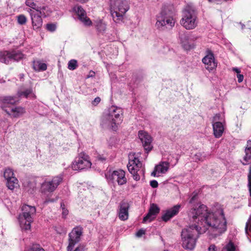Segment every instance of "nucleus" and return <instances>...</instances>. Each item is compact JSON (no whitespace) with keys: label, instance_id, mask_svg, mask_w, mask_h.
Returning a JSON list of instances; mask_svg holds the SVG:
<instances>
[{"label":"nucleus","instance_id":"obj_30","mask_svg":"<svg viewBox=\"0 0 251 251\" xmlns=\"http://www.w3.org/2000/svg\"><path fill=\"white\" fill-rule=\"evenodd\" d=\"M33 90L31 88L27 89L23 92H18L17 93V95L19 97H21L22 96H24L25 98H27L29 95L32 94Z\"/></svg>","mask_w":251,"mask_h":251},{"label":"nucleus","instance_id":"obj_42","mask_svg":"<svg viewBox=\"0 0 251 251\" xmlns=\"http://www.w3.org/2000/svg\"><path fill=\"white\" fill-rule=\"evenodd\" d=\"M237 77L238 78V82L239 83H241L243 81L244 79V76L243 75L241 74H237Z\"/></svg>","mask_w":251,"mask_h":251},{"label":"nucleus","instance_id":"obj_17","mask_svg":"<svg viewBox=\"0 0 251 251\" xmlns=\"http://www.w3.org/2000/svg\"><path fill=\"white\" fill-rule=\"evenodd\" d=\"M220 117V114H217L214 117V121L212 124L213 134L214 136L219 138L221 137L224 131V126L223 123L220 122H217L216 120L219 119Z\"/></svg>","mask_w":251,"mask_h":251},{"label":"nucleus","instance_id":"obj_39","mask_svg":"<svg viewBox=\"0 0 251 251\" xmlns=\"http://www.w3.org/2000/svg\"><path fill=\"white\" fill-rule=\"evenodd\" d=\"M251 227V216L249 218L248 222L246 223V228H245L246 231L247 232L248 229L249 228V229H250Z\"/></svg>","mask_w":251,"mask_h":251},{"label":"nucleus","instance_id":"obj_40","mask_svg":"<svg viewBox=\"0 0 251 251\" xmlns=\"http://www.w3.org/2000/svg\"><path fill=\"white\" fill-rule=\"evenodd\" d=\"M100 98L99 97H96L93 101L92 102V104L96 106L99 103L100 101Z\"/></svg>","mask_w":251,"mask_h":251},{"label":"nucleus","instance_id":"obj_18","mask_svg":"<svg viewBox=\"0 0 251 251\" xmlns=\"http://www.w3.org/2000/svg\"><path fill=\"white\" fill-rule=\"evenodd\" d=\"M27 12L30 14L33 29H38L41 28L43 25L42 16L31 9H28Z\"/></svg>","mask_w":251,"mask_h":251},{"label":"nucleus","instance_id":"obj_34","mask_svg":"<svg viewBox=\"0 0 251 251\" xmlns=\"http://www.w3.org/2000/svg\"><path fill=\"white\" fill-rule=\"evenodd\" d=\"M248 187L251 197V166H250L249 169V173L248 175Z\"/></svg>","mask_w":251,"mask_h":251},{"label":"nucleus","instance_id":"obj_11","mask_svg":"<svg viewBox=\"0 0 251 251\" xmlns=\"http://www.w3.org/2000/svg\"><path fill=\"white\" fill-rule=\"evenodd\" d=\"M24 58L25 55L19 50L0 51V62L5 64L12 60L19 61Z\"/></svg>","mask_w":251,"mask_h":251},{"label":"nucleus","instance_id":"obj_22","mask_svg":"<svg viewBox=\"0 0 251 251\" xmlns=\"http://www.w3.org/2000/svg\"><path fill=\"white\" fill-rule=\"evenodd\" d=\"M245 154L243 157V165H246L251 163V140H248L245 149Z\"/></svg>","mask_w":251,"mask_h":251},{"label":"nucleus","instance_id":"obj_12","mask_svg":"<svg viewBox=\"0 0 251 251\" xmlns=\"http://www.w3.org/2000/svg\"><path fill=\"white\" fill-rule=\"evenodd\" d=\"M3 176L6 180V186L9 189L13 190L18 187V180L15 176L12 169L6 168L3 172Z\"/></svg>","mask_w":251,"mask_h":251},{"label":"nucleus","instance_id":"obj_46","mask_svg":"<svg viewBox=\"0 0 251 251\" xmlns=\"http://www.w3.org/2000/svg\"><path fill=\"white\" fill-rule=\"evenodd\" d=\"M75 251H84V248L82 246H79L75 249Z\"/></svg>","mask_w":251,"mask_h":251},{"label":"nucleus","instance_id":"obj_13","mask_svg":"<svg viewBox=\"0 0 251 251\" xmlns=\"http://www.w3.org/2000/svg\"><path fill=\"white\" fill-rule=\"evenodd\" d=\"M82 233V228L80 226H76L74 228L72 232L69 233V244L67 247L68 251H72L74 246L80 241Z\"/></svg>","mask_w":251,"mask_h":251},{"label":"nucleus","instance_id":"obj_14","mask_svg":"<svg viewBox=\"0 0 251 251\" xmlns=\"http://www.w3.org/2000/svg\"><path fill=\"white\" fill-rule=\"evenodd\" d=\"M202 61L205 65L206 69L209 71H212L217 67V63L211 51H207V54L203 58Z\"/></svg>","mask_w":251,"mask_h":251},{"label":"nucleus","instance_id":"obj_26","mask_svg":"<svg viewBox=\"0 0 251 251\" xmlns=\"http://www.w3.org/2000/svg\"><path fill=\"white\" fill-rule=\"evenodd\" d=\"M33 69L37 72L44 71L47 69V65L46 63H43L39 60L32 62Z\"/></svg>","mask_w":251,"mask_h":251},{"label":"nucleus","instance_id":"obj_10","mask_svg":"<svg viewBox=\"0 0 251 251\" xmlns=\"http://www.w3.org/2000/svg\"><path fill=\"white\" fill-rule=\"evenodd\" d=\"M92 163L89 156L83 153H80L72 164V168L74 170L78 171L91 168Z\"/></svg>","mask_w":251,"mask_h":251},{"label":"nucleus","instance_id":"obj_24","mask_svg":"<svg viewBox=\"0 0 251 251\" xmlns=\"http://www.w3.org/2000/svg\"><path fill=\"white\" fill-rule=\"evenodd\" d=\"M4 111L7 114L14 118L19 117L25 113V109L20 106L12 108L10 111L7 109L4 110Z\"/></svg>","mask_w":251,"mask_h":251},{"label":"nucleus","instance_id":"obj_9","mask_svg":"<svg viewBox=\"0 0 251 251\" xmlns=\"http://www.w3.org/2000/svg\"><path fill=\"white\" fill-rule=\"evenodd\" d=\"M62 175L55 176L51 179H46L41 185L42 192H52L55 190L58 185L62 182Z\"/></svg>","mask_w":251,"mask_h":251},{"label":"nucleus","instance_id":"obj_33","mask_svg":"<svg viewBox=\"0 0 251 251\" xmlns=\"http://www.w3.org/2000/svg\"><path fill=\"white\" fill-rule=\"evenodd\" d=\"M27 251H45L44 249L39 244H33Z\"/></svg>","mask_w":251,"mask_h":251},{"label":"nucleus","instance_id":"obj_28","mask_svg":"<svg viewBox=\"0 0 251 251\" xmlns=\"http://www.w3.org/2000/svg\"><path fill=\"white\" fill-rule=\"evenodd\" d=\"M95 27L100 33H103L106 29V25L101 20L96 21L95 23Z\"/></svg>","mask_w":251,"mask_h":251},{"label":"nucleus","instance_id":"obj_29","mask_svg":"<svg viewBox=\"0 0 251 251\" xmlns=\"http://www.w3.org/2000/svg\"><path fill=\"white\" fill-rule=\"evenodd\" d=\"M25 4L26 6L30 7V9L35 11V12H37V10H38L39 8V6H38L32 0H26Z\"/></svg>","mask_w":251,"mask_h":251},{"label":"nucleus","instance_id":"obj_3","mask_svg":"<svg viewBox=\"0 0 251 251\" xmlns=\"http://www.w3.org/2000/svg\"><path fill=\"white\" fill-rule=\"evenodd\" d=\"M180 24L186 29H193L198 23L197 13L194 5L188 4L183 11V17Z\"/></svg>","mask_w":251,"mask_h":251},{"label":"nucleus","instance_id":"obj_47","mask_svg":"<svg viewBox=\"0 0 251 251\" xmlns=\"http://www.w3.org/2000/svg\"><path fill=\"white\" fill-rule=\"evenodd\" d=\"M233 71H234L235 72H236L237 74H239L241 72V71L238 68H233L232 69Z\"/></svg>","mask_w":251,"mask_h":251},{"label":"nucleus","instance_id":"obj_36","mask_svg":"<svg viewBox=\"0 0 251 251\" xmlns=\"http://www.w3.org/2000/svg\"><path fill=\"white\" fill-rule=\"evenodd\" d=\"M61 208L62 209V214L63 217H65L69 213L68 209L66 208L65 204L63 202L61 203Z\"/></svg>","mask_w":251,"mask_h":251},{"label":"nucleus","instance_id":"obj_2","mask_svg":"<svg viewBox=\"0 0 251 251\" xmlns=\"http://www.w3.org/2000/svg\"><path fill=\"white\" fill-rule=\"evenodd\" d=\"M123 109L116 106H111L104 112L101 118L100 125L103 128L116 130L123 121Z\"/></svg>","mask_w":251,"mask_h":251},{"label":"nucleus","instance_id":"obj_44","mask_svg":"<svg viewBox=\"0 0 251 251\" xmlns=\"http://www.w3.org/2000/svg\"><path fill=\"white\" fill-rule=\"evenodd\" d=\"M144 234H145V231L143 229H140L136 233V235L138 237H140Z\"/></svg>","mask_w":251,"mask_h":251},{"label":"nucleus","instance_id":"obj_7","mask_svg":"<svg viewBox=\"0 0 251 251\" xmlns=\"http://www.w3.org/2000/svg\"><path fill=\"white\" fill-rule=\"evenodd\" d=\"M129 172L132 174L134 180L138 181L140 179V174L144 175V169L142 167V164L138 157L135 156V153L130 154L129 155V162L127 165Z\"/></svg>","mask_w":251,"mask_h":251},{"label":"nucleus","instance_id":"obj_38","mask_svg":"<svg viewBox=\"0 0 251 251\" xmlns=\"http://www.w3.org/2000/svg\"><path fill=\"white\" fill-rule=\"evenodd\" d=\"M195 157H196L195 159L196 161L198 160V161H202L204 159V156H202L200 152L196 154Z\"/></svg>","mask_w":251,"mask_h":251},{"label":"nucleus","instance_id":"obj_19","mask_svg":"<svg viewBox=\"0 0 251 251\" xmlns=\"http://www.w3.org/2000/svg\"><path fill=\"white\" fill-rule=\"evenodd\" d=\"M159 211L160 209L156 204L154 203L151 204L148 214L143 218V223L151 222L155 218L156 216L159 212Z\"/></svg>","mask_w":251,"mask_h":251},{"label":"nucleus","instance_id":"obj_41","mask_svg":"<svg viewBox=\"0 0 251 251\" xmlns=\"http://www.w3.org/2000/svg\"><path fill=\"white\" fill-rule=\"evenodd\" d=\"M150 185L153 188H157L158 186V182L155 180H152L150 181Z\"/></svg>","mask_w":251,"mask_h":251},{"label":"nucleus","instance_id":"obj_49","mask_svg":"<svg viewBox=\"0 0 251 251\" xmlns=\"http://www.w3.org/2000/svg\"><path fill=\"white\" fill-rule=\"evenodd\" d=\"M210 2H216V3H218L219 2V0H208Z\"/></svg>","mask_w":251,"mask_h":251},{"label":"nucleus","instance_id":"obj_31","mask_svg":"<svg viewBox=\"0 0 251 251\" xmlns=\"http://www.w3.org/2000/svg\"><path fill=\"white\" fill-rule=\"evenodd\" d=\"M77 61L75 59L70 60L68 64V68L70 70H74L77 67Z\"/></svg>","mask_w":251,"mask_h":251},{"label":"nucleus","instance_id":"obj_1","mask_svg":"<svg viewBox=\"0 0 251 251\" xmlns=\"http://www.w3.org/2000/svg\"><path fill=\"white\" fill-rule=\"evenodd\" d=\"M196 195H194L190 200V206L187 212L190 220L195 224L182 229L181 234L182 247L190 250L195 248L201 230L205 232L207 229H214L219 234L226 230V221L223 209L211 213L204 204H193Z\"/></svg>","mask_w":251,"mask_h":251},{"label":"nucleus","instance_id":"obj_50","mask_svg":"<svg viewBox=\"0 0 251 251\" xmlns=\"http://www.w3.org/2000/svg\"><path fill=\"white\" fill-rule=\"evenodd\" d=\"M99 159L101 160V161H103V160H105V159L104 158H103V157H99Z\"/></svg>","mask_w":251,"mask_h":251},{"label":"nucleus","instance_id":"obj_20","mask_svg":"<svg viewBox=\"0 0 251 251\" xmlns=\"http://www.w3.org/2000/svg\"><path fill=\"white\" fill-rule=\"evenodd\" d=\"M180 207V204H177L175 205L172 208L167 210L162 216V220L165 222L169 221L170 219L176 215L178 213Z\"/></svg>","mask_w":251,"mask_h":251},{"label":"nucleus","instance_id":"obj_27","mask_svg":"<svg viewBox=\"0 0 251 251\" xmlns=\"http://www.w3.org/2000/svg\"><path fill=\"white\" fill-rule=\"evenodd\" d=\"M51 12V10L47 6H39V8L37 11L38 14L43 17L49 16Z\"/></svg>","mask_w":251,"mask_h":251},{"label":"nucleus","instance_id":"obj_8","mask_svg":"<svg viewBox=\"0 0 251 251\" xmlns=\"http://www.w3.org/2000/svg\"><path fill=\"white\" fill-rule=\"evenodd\" d=\"M105 177L109 182L113 184L117 183L119 185H123L127 182L126 173L123 170H118L112 172L108 171L105 174Z\"/></svg>","mask_w":251,"mask_h":251},{"label":"nucleus","instance_id":"obj_45","mask_svg":"<svg viewBox=\"0 0 251 251\" xmlns=\"http://www.w3.org/2000/svg\"><path fill=\"white\" fill-rule=\"evenodd\" d=\"M157 174H158V171L156 170V168L155 167L153 171L151 173V175L154 177L158 176L159 175H157Z\"/></svg>","mask_w":251,"mask_h":251},{"label":"nucleus","instance_id":"obj_21","mask_svg":"<svg viewBox=\"0 0 251 251\" xmlns=\"http://www.w3.org/2000/svg\"><path fill=\"white\" fill-rule=\"evenodd\" d=\"M129 204L126 201H122L120 203L119 211V219L122 221L126 220L128 217Z\"/></svg>","mask_w":251,"mask_h":251},{"label":"nucleus","instance_id":"obj_15","mask_svg":"<svg viewBox=\"0 0 251 251\" xmlns=\"http://www.w3.org/2000/svg\"><path fill=\"white\" fill-rule=\"evenodd\" d=\"M78 16L79 20L86 26H90L92 24L91 20L87 17L85 11L81 6L76 5L73 8Z\"/></svg>","mask_w":251,"mask_h":251},{"label":"nucleus","instance_id":"obj_37","mask_svg":"<svg viewBox=\"0 0 251 251\" xmlns=\"http://www.w3.org/2000/svg\"><path fill=\"white\" fill-rule=\"evenodd\" d=\"M46 28L50 31L53 32L56 30V26L53 24H48L46 25Z\"/></svg>","mask_w":251,"mask_h":251},{"label":"nucleus","instance_id":"obj_35","mask_svg":"<svg viewBox=\"0 0 251 251\" xmlns=\"http://www.w3.org/2000/svg\"><path fill=\"white\" fill-rule=\"evenodd\" d=\"M18 22L19 24L23 25L26 23L27 19L24 15H20L17 17Z\"/></svg>","mask_w":251,"mask_h":251},{"label":"nucleus","instance_id":"obj_16","mask_svg":"<svg viewBox=\"0 0 251 251\" xmlns=\"http://www.w3.org/2000/svg\"><path fill=\"white\" fill-rule=\"evenodd\" d=\"M138 136L145 150L148 151H151L152 146L151 144L152 139L151 136L146 132L141 130L139 131Z\"/></svg>","mask_w":251,"mask_h":251},{"label":"nucleus","instance_id":"obj_32","mask_svg":"<svg viewBox=\"0 0 251 251\" xmlns=\"http://www.w3.org/2000/svg\"><path fill=\"white\" fill-rule=\"evenodd\" d=\"M222 251H235V247L233 243L229 242L222 249Z\"/></svg>","mask_w":251,"mask_h":251},{"label":"nucleus","instance_id":"obj_48","mask_svg":"<svg viewBox=\"0 0 251 251\" xmlns=\"http://www.w3.org/2000/svg\"><path fill=\"white\" fill-rule=\"evenodd\" d=\"M95 73L93 71H90V73H89V75L87 77H93L95 75Z\"/></svg>","mask_w":251,"mask_h":251},{"label":"nucleus","instance_id":"obj_6","mask_svg":"<svg viewBox=\"0 0 251 251\" xmlns=\"http://www.w3.org/2000/svg\"><path fill=\"white\" fill-rule=\"evenodd\" d=\"M22 215L19 216L20 226L23 230H29L31 228V223L33 222V216L36 212L34 206L25 204L22 206Z\"/></svg>","mask_w":251,"mask_h":251},{"label":"nucleus","instance_id":"obj_43","mask_svg":"<svg viewBox=\"0 0 251 251\" xmlns=\"http://www.w3.org/2000/svg\"><path fill=\"white\" fill-rule=\"evenodd\" d=\"M208 251H217V248L215 245H211L208 249Z\"/></svg>","mask_w":251,"mask_h":251},{"label":"nucleus","instance_id":"obj_4","mask_svg":"<svg viewBox=\"0 0 251 251\" xmlns=\"http://www.w3.org/2000/svg\"><path fill=\"white\" fill-rule=\"evenodd\" d=\"M175 21L172 17V12L168 6L162 7L161 11L156 16L155 26L159 30L172 28L174 26Z\"/></svg>","mask_w":251,"mask_h":251},{"label":"nucleus","instance_id":"obj_23","mask_svg":"<svg viewBox=\"0 0 251 251\" xmlns=\"http://www.w3.org/2000/svg\"><path fill=\"white\" fill-rule=\"evenodd\" d=\"M19 100L17 98L16 96H3L0 97V101L2 103L1 108L4 110H5V104H15L18 102Z\"/></svg>","mask_w":251,"mask_h":251},{"label":"nucleus","instance_id":"obj_25","mask_svg":"<svg viewBox=\"0 0 251 251\" xmlns=\"http://www.w3.org/2000/svg\"><path fill=\"white\" fill-rule=\"evenodd\" d=\"M170 163L167 161L161 162L158 165L155 166L156 170L159 174H165L169 170Z\"/></svg>","mask_w":251,"mask_h":251},{"label":"nucleus","instance_id":"obj_5","mask_svg":"<svg viewBox=\"0 0 251 251\" xmlns=\"http://www.w3.org/2000/svg\"><path fill=\"white\" fill-rule=\"evenodd\" d=\"M129 9V6L126 0L111 1V14L114 21L117 23L122 20L124 15Z\"/></svg>","mask_w":251,"mask_h":251}]
</instances>
